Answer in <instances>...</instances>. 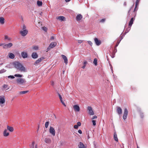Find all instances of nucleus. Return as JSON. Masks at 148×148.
<instances>
[{"mask_svg": "<svg viewBox=\"0 0 148 148\" xmlns=\"http://www.w3.org/2000/svg\"><path fill=\"white\" fill-rule=\"evenodd\" d=\"M13 64L15 68L21 72H25L27 71L25 67L19 62H15L13 63Z\"/></svg>", "mask_w": 148, "mask_h": 148, "instance_id": "nucleus-1", "label": "nucleus"}, {"mask_svg": "<svg viewBox=\"0 0 148 148\" xmlns=\"http://www.w3.org/2000/svg\"><path fill=\"white\" fill-rule=\"evenodd\" d=\"M22 30L23 31L20 32V34L22 36H24L27 34L28 32V30L26 29V27L24 25H23Z\"/></svg>", "mask_w": 148, "mask_h": 148, "instance_id": "nucleus-2", "label": "nucleus"}, {"mask_svg": "<svg viewBox=\"0 0 148 148\" xmlns=\"http://www.w3.org/2000/svg\"><path fill=\"white\" fill-rule=\"evenodd\" d=\"M16 81L17 83L20 84H23L26 82V81L24 79L22 78L17 79Z\"/></svg>", "mask_w": 148, "mask_h": 148, "instance_id": "nucleus-3", "label": "nucleus"}, {"mask_svg": "<svg viewBox=\"0 0 148 148\" xmlns=\"http://www.w3.org/2000/svg\"><path fill=\"white\" fill-rule=\"evenodd\" d=\"M87 109L88 111V114L90 115H93L94 114V112L92 110V108L91 106H88L87 107Z\"/></svg>", "mask_w": 148, "mask_h": 148, "instance_id": "nucleus-4", "label": "nucleus"}, {"mask_svg": "<svg viewBox=\"0 0 148 148\" xmlns=\"http://www.w3.org/2000/svg\"><path fill=\"white\" fill-rule=\"evenodd\" d=\"M128 115V110L126 108H125L124 110V113L123 116V118L125 120L127 118Z\"/></svg>", "mask_w": 148, "mask_h": 148, "instance_id": "nucleus-5", "label": "nucleus"}, {"mask_svg": "<svg viewBox=\"0 0 148 148\" xmlns=\"http://www.w3.org/2000/svg\"><path fill=\"white\" fill-rule=\"evenodd\" d=\"M49 132L53 136H54L55 135V131L54 128L53 127L51 126L49 128Z\"/></svg>", "mask_w": 148, "mask_h": 148, "instance_id": "nucleus-6", "label": "nucleus"}, {"mask_svg": "<svg viewBox=\"0 0 148 148\" xmlns=\"http://www.w3.org/2000/svg\"><path fill=\"white\" fill-rule=\"evenodd\" d=\"M116 108V111L117 114L119 116L121 115L122 113V110L121 108L119 106H117Z\"/></svg>", "mask_w": 148, "mask_h": 148, "instance_id": "nucleus-7", "label": "nucleus"}, {"mask_svg": "<svg viewBox=\"0 0 148 148\" xmlns=\"http://www.w3.org/2000/svg\"><path fill=\"white\" fill-rule=\"evenodd\" d=\"M5 102V97L3 96H0V104H3Z\"/></svg>", "mask_w": 148, "mask_h": 148, "instance_id": "nucleus-8", "label": "nucleus"}, {"mask_svg": "<svg viewBox=\"0 0 148 148\" xmlns=\"http://www.w3.org/2000/svg\"><path fill=\"white\" fill-rule=\"evenodd\" d=\"M96 44L98 46L101 43L100 40H99L97 38H95L94 39Z\"/></svg>", "mask_w": 148, "mask_h": 148, "instance_id": "nucleus-9", "label": "nucleus"}, {"mask_svg": "<svg viewBox=\"0 0 148 148\" xmlns=\"http://www.w3.org/2000/svg\"><path fill=\"white\" fill-rule=\"evenodd\" d=\"M45 59L44 57H41L38 59L37 60H36L34 63L35 65H36L38 64L42 60H43Z\"/></svg>", "mask_w": 148, "mask_h": 148, "instance_id": "nucleus-10", "label": "nucleus"}, {"mask_svg": "<svg viewBox=\"0 0 148 148\" xmlns=\"http://www.w3.org/2000/svg\"><path fill=\"white\" fill-rule=\"evenodd\" d=\"M73 108L75 111L79 112L80 110V108L78 105H74Z\"/></svg>", "mask_w": 148, "mask_h": 148, "instance_id": "nucleus-11", "label": "nucleus"}, {"mask_svg": "<svg viewBox=\"0 0 148 148\" xmlns=\"http://www.w3.org/2000/svg\"><path fill=\"white\" fill-rule=\"evenodd\" d=\"M61 56L63 58V59L64 60V62L65 63V64H66V65L68 63V59L66 57V56L63 55H61Z\"/></svg>", "mask_w": 148, "mask_h": 148, "instance_id": "nucleus-12", "label": "nucleus"}, {"mask_svg": "<svg viewBox=\"0 0 148 148\" xmlns=\"http://www.w3.org/2000/svg\"><path fill=\"white\" fill-rule=\"evenodd\" d=\"M9 135V133L8 132L7 129H5L3 132V136L5 137L8 136Z\"/></svg>", "mask_w": 148, "mask_h": 148, "instance_id": "nucleus-13", "label": "nucleus"}, {"mask_svg": "<svg viewBox=\"0 0 148 148\" xmlns=\"http://www.w3.org/2000/svg\"><path fill=\"white\" fill-rule=\"evenodd\" d=\"M45 142L47 144H50L51 142V140L50 138H45Z\"/></svg>", "mask_w": 148, "mask_h": 148, "instance_id": "nucleus-14", "label": "nucleus"}, {"mask_svg": "<svg viewBox=\"0 0 148 148\" xmlns=\"http://www.w3.org/2000/svg\"><path fill=\"white\" fill-rule=\"evenodd\" d=\"M21 54L22 57L24 58H26L27 57V54L26 52H22Z\"/></svg>", "mask_w": 148, "mask_h": 148, "instance_id": "nucleus-15", "label": "nucleus"}, {"mask_svg": "<svg viewBox=\"0 0 148 148\" xmlns=\"http://www.w3.org/2000/svg\"><path fill=\"white\" fill-rule=\"evenodd\" d=\"M32 57L34 59H36L38 58V55L36 52H33L32 55Z\"/></svg>", "mask_w": 148, "mask_h": 148, "instance_id": "nucleus-16", "label": "nucleus"}, {"mask_svg": "<svg viewBox=\"0 0 148 148\" xmlns=\"http://www.w3.org/2000/svg\"><path fill=\"white\" fill-rule=\"evenodd\" d=\"M134 18L132 17L131 18V19L130 20V21L128 25H129V26H130V27H131V26H132V25L133 23V22L134 21Z\"/></svg>", "mask_w": 148, "mask_h": 148, "instance_id": "nucleus-17", "label": "nucleus"}, {"mask_svg": "<svg viewBox=\"0 0 148 148\" xmlns=\"http://www.w3.org/2000/svg\"><path fill=\"white\" fill-rule=\"evenodd\" d=\"M82 18V16L81 14H79L76 16V19L77 21H80Z\"/></svg>", "mask_w": 148, "mask_h": 148, "instance_id": "nucleus-18", "label": "nucleus"}, {"mask_svg": "<svg viewBox=\"0 0 148 148\" xmlns=\"http://www.w3.org/2000/svg\"><path fill=\"white\" fill-rule=\"evenodd\" d=\"M57 45V43L55 42H52L50 44V47H51L52 48L55 47Z\"/></svg>", "mask_w": 148, "mask_h": 148, "instance_id": "nucleus-19", "label": "nucleus"}, {"mask_svg": "<svg viewBox=\"0 0 148 148\" xmlns=\"http://www.w3.org/2000/svg\"><path fill=\"white\" fill-rule=\"evenodd\" d=\"M56 19L61 21H64L65 20V18L63 16H59L57 17H56Z\"/></svg>", "mask_w": 148, "mask_h": 148, "instance_id": "nucleus-20", "label": "nucleus"}, {"mask_svg": "<svg viewBox=\"0 0 148 148\" xmlns=\"http://www.w3.org/2000/svg\"><path fill=\"white\" fill-rule=\"evenodd\" d=\"M7 129L8 130H9L10 132H12L14 130V129L13 127L8 125H7Z\"/></svg>", "mask_w": 148, "mask_h": 148, "instance_id": "nucleus-21", "label": "nucleus"}, {"mask_svg": "<svg viewBox=\"0 0 148 148\" xmlns=\"http://www.w3.org/2000/svg\"><path fill=\"white\" fill-rule=\"evenodd\" d=\"M79 148H85V146L84 144L81 142L79 143L78 145Z\"/></svg>", "mask_w": 148, "mask_h": 148, "instance_id": "nucleus-22", "label": "nucleus"}, {"mask_svg": "<svg viewBox=\"0 0 148 148\" xmlns=\"http://www.w3.org/2000/svg\"><path fill=\"white\" fill-rule=\"evenodd\" d=\"M114 138L115 140L117 142H118V139L117 138V134L116 132H115L114 133Z\"/></svg>", "mask_w": 148, "mask_h": 148, "instance_id": "nucleus-23", "label": "nucleus"}, {"mask_svg": "<svg viewBox=\"0 0 148 148\" xmlns=\"http://www.w3.org/2000/svg\"><path fill=\"white\" fill-rule=\"evenodd\" d=\"M9 56L10 58L13 59L15 57L14 55L12 53H10L9 54Z\"/></svg>", "mask_w": 148, "mask_h": 148, "instance_id": "nucleus-24", "label": "nucleus"}, {"mask_svg": "<svg viewBox=\"0 0 148 148\" xmlns=\"http://www.w3.org/2000/svg\"><path fill=\"white\" fill-rule=\"evenodd\" d=\"M11 38L10 37H9L7 35H5L4 37V40L5 41L7 40L10 41L11 40Z\"/></svg>", "mask_w": 148, "mask_h": 148, "instance_id": "nucleus-25", "label": "nucleus"}, {"mask_svg": "<svg viewBox=\"0 0 148 148\" xmlns=\"http://www.w3.org/2000/svg\"><path fill=\"white\" fill-rule=\"evenodd\" d=\"M4 20L3 17H0V23L3 24L4 23Z\"/></svg>", "mask_w": 148, "mask_h": 148, "instance_id": "nucleus-26", "label": "nucleus"}, {"mask_svg": "<svg viewBox=\"0 0 148 148\" xmlns=\"http://www.w3.org/2000/svg\"><path fill=\"white\" fill-rule=\"evenodd\" d=\"M37 5L38 6H41L42 4V2L39 1H37Z\"/></svg>", "mask_w": 148, "mask_h": 148, "instance_id": "nucleus-27", "label": "nucleus"}, {"mask_svg": "<svg viewBox=\"0 0 148 148\" xmlns=\"http://www.w3.org/2000/svg\"><path fill=\"white\" fill-rule=\"evenodd\" d=\"M28 92H29L28 90L22 91L20 92L19 93L20 95L22 94H25Z\"/></svg>", "mask_w": 148, "mask_h": 148, "instance_id": "nucleus-28", "label": "nucleus"}, {"mask_svg": "<svg viewBox=\"0 0 148 148\" xmlns=\"http://www.w3.org/2000/svg\"><path fill=\"white\" fill-rule=\"evenodd\" d=\"M8 48H9L12 47L13 45V44L11 43H9L8 44H6Z\"/></svg>", "mask_w": 148, "mask_h": 148, "instance_id": "nucleus-29", "label": "nucleus"}, {"mask_svg": "<svg viewBox=\"0 0 148 148\" xmlns=\"http://www.w3.org/2000/svg\"><path fill=\"white\" fill-rule=\"evenodd\" d=\"M93 63L95 64V66H97V58H95L94 59L93 61Z\"/></svg>", "mask_w": 148, "mask_h": 148, "instance_id": "nucleus-30", "label": "nucleus"}, {"mask_svg": "<svg viewBox=\"0 0 148 148\" xmlns=\"http://www.w3.org/2000/svg\"><path fill=\"white\" fill-rule=\"evenodd\" d=\"M123 38V37H122L121 38V39H120V40H118V41H117V43H116V46H115V47H117V46L119 44V43H120V42L122 40V39Z\"/></svg>", "mask_w": 148, "mask_h": 148, "instance_id": "nucleus-31", "label": "nucleus"}, {"mask_svg": "<svg viewBox=\"0 0 148 148\" xmlns=\"http://www.w3.org/2000/svg\"><path fill=\"white\" fill-rule=\"evenodd\" d=\"M35 144V142L33 141L31 145H30V148H34V144Z\"/></svg>", "mask_w": 148, "mask_h": 148, "instance_id": "nucleus-32", "label": "nucleus"}, {"mask_svg": "<svg viewBox=\"0 0 148 148\" xmlns=\"http://www.w3.org/2000/svg\"><path fill=\"white\" fill-rule=\"evenodd\" d=\"M14 76L16 77H22V75H21L19 74H16L14 75Z\"/></svg>", "mask_w": 148, "mask_h": 148, "instance_id": "nucleus-33", "label": "nucleus"}, {"mask_svg": "<svg viewBox=\"0 0 148 148\" xmlns=\"http://www.w3.org/2000/svg\"><path fill=\"white\" fill-rule=\"evenodd\" d=\"M6 71V70L4 69H3L0 70V73H2L5 72Z\"/></svg>", "mask_w": 148, "mask_h": 148, "instance_id": "nucleus-34", "label": "nucleus"}, {"mask_svg": "<svg viewBox=\"0 0 148 148\" xmlns=\"http://www.w3.org/2000/svg\"><path fill=\"white\" fill-rule=\"evenodd\" d=\"M49 124V121H47L45 123V126L46 128H47L48 127Z\"/></svg>", "mask_w": 148, "mask_h": 148, "instance_id": "nucleus-35", "label": "nucleus"}, {"mask_svg": "<svg viewBox=\"0 0 148 148\" xmlns=\"http://www.w3.org/2000/svg\"><path fill=\"white\" fill-rule=\"evenodd\" d=\"M131 27H130V26H129V27H128L127 28V32H125V34L126 33H127L130 30V29H131Z\"/></svg>", "mask_w": 148, "mask_h": 148, "instance_id": "nucleus-36", "label": "nucleus"}, {"mask_svg": "<svg viewBox=\"0 0 148 148\" xmlns=\"http://www.w3.org/2000/svg\"><path fill=\"white\" fill-rule=\"evenodd\" d=\"M38 47L37 46H34L33 47V49L35 50H37L38 49Z\"/></svg>", "mask_w": 148, "mask_h": 148, "instance_id": "nucleus-37", "label": "nucleus"}, {"mask_svg": "<svg viewBox=\"0 0 148 148\" xmlns=\"http://www.w3.org/2000/svg\"><path fill=\"white\" fill-rule=\"evenodd\" d=\"M42 29L43 30H44V31H45L46 32L47 31V28H46V27H42Z\"/></svg>", "mask_w": 148, "mask_h": 148, "instance_id": "nucleus-38", "label": "nucleus"}, {"mask_svg": "<svg viewBox=\"0 0 148 148\" xmlns=\"http://www.w3.org/2000/svg\"><path fill=\"white\" fill-rule=\"evenodd\" d=\"M92 122L93 123V125L94 126H95L96 125V121L95 120H92Z\"/></svg>", "mask_w": 148, "mask_h": 148, "instance_id": "nucleus-39", "label": "nucleus"}, {"mask_svg": "<svg viewBox=\"0 0 148 148\" xmlns=\"http://www.w3.org/2000/svg\"><path fill=\"white\" fill-rule=\"evenodd\" d=\"M8 85L7 84H4L3 85V87L4 88H8Z\"/></svg>", "mask_w": 148, "mask_h": 148, "instance_id": "nucleus-40", "label": "nucleus"}, {"mask_svg": "<svg viewBox=\"0 0 148 148\" xmlns=\"http://www.w3.org/2000/svg\"><path fill=\"white\" fill-rule=\"evenodd\" d=\"M58 96H59V99H60V100H62V97L60 95L59 93H58Z\"/></svg>", "mask_w": 148, "mask_h": 148, "instance_id": "nucleus-41", "label": "nucleus"}, {"mask_svg": "<svg viewBox=\"0 0 148 148\" xmlns=\"http://www.w3.org/2000/svg\"><path fill=\"white\" fill-rule=\"evenodd\" d=\"M8 78H11L12 79H14V76L13 75H10L8 77Z\"/></svg>", "mask_w": 148, "mask_h": 148, "instance_id": "nucleus-42", "label": "nucleus"}, {"mask_svg": "<svg viewBox=\"0 0 148 148\" xmlns=\"http://www.w3.org/2000/svg\"><path fill=\"white\" fill-rule=\"evenodd\" d=\"M74 128L75 129H77L78 128V126L76 125H75L74 126Z\"/></svg>", "mask_w": 148, "mask_h": 148, "instance_id": "nucleus-43", "label": "nucleus"}, {"mask_svg": "<svg viewBox=\"0 0 148 148\" xmlns=\"http://www.w3.org/2000/svg\"><path fill=\"white\" fill-rule=\"evenodd\" d=\"M6 45H7L6 44L3 45V48L4 49H5L8 48L7 46Z\"/></svg>", "mask_w": 148, "mask_h": 148, "instance_id": "nucleus-44", "label": "nucleus"}, {"mask_svg": "<svg viewBox=\"0 0 148 148\" xmlns=\"http://www.w3.org/2000/svg\"><path fill=\"white\" fill-rule=\"evenodd\" d=\"M88 43L90 45L92 46V43L91 41H88Z\"/></svg>", "mask_w": 148, "mask_h": 148, "instance_id": "nucleus-45", "label": "nucleus"}, {"mask_svg": "<svg viewBox=\"0 0 148 148\" xmlns=\"http://www.w3.org/2000/svg\"><path fill=\"white\" fill-rule=\"evenodd\" d=\"M137 5H135V7L134 9V12L135 11H136L137 9H136L137 8Z\"/></svg>", "mask_w": 148, "mask_h": 148, "instance_id": "nucleus-46", "label": "nucleus"}, {"mask_svg": "<svg viewBox=\"0 0 148 148\" xmlns=\"http://www.w3.org/2000/svg\"><path fill=\"white\" fill-rule=\"evenodd\" d=\"M105 21V19H104V18H103V19H102L101 21H100V22H102V23H103Z\"/></svg>", "mask_w": 148, "mask_h": 148, "instance_id": "nucleus-47", "label": "nucleus"}, {"mask_svg": "<svg viewBox=\"0 0 148 148\" xmlns=\"http://www.w3.org/2000/svg\"><path fill=\"white\" fill-rule=\"evenodd\" d=\"M81 123L80 122H78L77 123V125L79 126H80L81 125Z\"/></svg>", "mask_w": 148, "mask_h": 148, "instance_id": "nucleus-48", "label": "nucleus"}, {"mask_svg": "<svg viewBox=\"0 0 148 148\" xmlns=\"http://www.w3.org/2000/svg\"><path fill=\"white\" fill-rule=\"evenodd\" d=\"M78 132L80 134H82V131H81V130H79L78 131Z\"/></svg>", "mask_w": 148, "mask_h": 148, "instance_id": "nucleus-49", "label": "nucleus"}, {"mask_svg": "<svg viewBox=\"0 0 148 148\" xmlns=\"http://www.w3.org/2000/svg\"><path fill=\"white\" fill-rule=\"evenodd\" d=\"M139 2V1L138 0H137L136 2V5H138V3Z\"/></svg>", "mask_w": 148, "mask_h": 148, "instance_id": "nucleus-50", "label": "nucleus"}, {"mask_svg": "<svg viewBox=\"0 0 148 148\" xmlns=\"http://www.w3.org/2000/svg\"><path fill=\"white\" fill-rule=\"evenodd\" d=\"M52 48L51 47H50V45H49V47L47 48V51H49V49H51V48Z\"/></svg>", "mask_w": 148, "mask_h": 148, "instance_id": "nucleus-51", "label": "nucleus"}, {"mask_svg": "<svg viewBox=\"0 0 148 148\" xmlns=\"http://www.w3.org/2000/svg\"><path fill=\"white\" fill-rule=\"evenodd\" d=\"M54 39V37L53 36H52L51 37V40H53Z\"/></svg>", "mask_w": 148, "mask_h": 148, "instance_id": "nucleus-52", "label": "nucleus"}, {"mask_svg": "<svg viewBox=\"0 0 148 148\" xmlns=\"http://www.w3.org/2000/svg\"><path fill=\"white\" fill-rule=\"evenodd\" d=\"M87 63V62L86 61H85L84 62V65H85L86 66V64Z\"/></svg>", "mask_w": 148, "mask_h": 148, "instance_id": "nucleus-53", "label": "nucleus"}, {"mask_svg": "<svg viewBox=\"0 0 148 148\" xmlns=\"http://www.w3.org/2000/svg\"><path fill=\"white\" fill-rule=\"evenodd\" d=\"M97 118V116H94L92 118V119H96Z\"/></svg>", "mask_w": 148, "mask_h": 148, "instance_id": "nucleus-54", "label": "nucleus"}, {"mask_svg": "<svg viewBox=\"0 0 148 148\" xmlns=\"http://www.w3.org/2000/svg\"><path fill=\"white\" fill-rule=\"evenodd\" d=\"M82 41L81 40H78V42L79 43H81L82 42Z\"/></svg>", "mask_w": 148, "mask_h": 148, "instance_id": "nucleus-55", "label": "nucleus"}, {"mask_svg": "<svg viewBox=\"0 0 148 148\" xmlns=\"http://www.w3.org/2000/svg\"><path fill=\"white\" fill-rule=\"evenodd\" d=\"M123 5L125 6H126V2H124L123 4Z\"/></svg>", "mask_w": 148, "mask_h": 148, "instance_id": "nucleus-56", "label": "nucleus"}, {"mask_svg": "<svg viewBox=\"0 0 148 148\" xmlns=\"http://www.w3.org/2000/svg\"><path fill=\"white\" fill-rule=\"evenodd\" d=\"M60 101L62 103V104H63V103H64V102L62 100H62H60Z\"/></svg>", "mask_w": 148, "mask_h": 148, "instance_id": "nucleus-57", "label": "nucleus"}, {"mask_svg": "<svg viewBox=\"0 0 148 148\" xmlns=\"http://www.w3.org/2000/svg\"><path fill=\"white\" fill-rule=\"evenodd\" d=\"M86 66L85 65H84L82 67V68L83 69H85V67H86Z\"/></svg>", "mask_w": 148, "mask_h": 148, "instance_id": "nucleus-58", "label": "nucleus"}, {"mask_svg": "<svg viewBox=\"0 0 148 148\" xmlns=\"http://www.w3.org/2000/svg\"><path fill=\"white\" fill-rule=\"evenodd\" d=\"M71 0H65V1L66 2H69Z\"/></svg>", "mask_w": 148, "mask_h": 148, "instance_id": "nucleus-59", "label": "nucleus"}, {"mask_svg": "<svg viewBox=\"0 0 148 148\" xmlns=\"http://www.w3.org/2000/svg\"><path fill=\"white\" fill-rule=\"evenodd\" d=\"M132 7H131V8L130 9V10H129L128 11V13L129 14L130 13V11L131 10V9L132 8Z\"/></svg>", "mask_w": 148, "mask_h": 148, "instance_id": "nucleus-60", "label": "nucleus"}, {"mask_svg": "<svg viewBox=\"0 0 148 148\" xmlns=\"http://www.w3.org/2000/svg\"><path fill=\"white\" fill-rule=\"evenodd\" d=\"M143 114H141V116H141V118H143Z\"/></svg>", "mask_w": 148, "mask_h": 148, "instance_id": "nucleus-61", "label": "nucleus"}, {"mask_svg": "<svg viewBox=\"0 0 148 148\" xmlns=\"http://www.w3.org/2000/svg\"><path fill=\"white\" fill-rule=\"evenodd\" d=\"M4 45V44L3 43H1L0 44V46H2V45Z\"/></svg>", "mask_w": 148, "mask_h": 148, "instance_id": "nucleus-62", "label": "nucleus"}, {"mask_svg": "<svg viewBox=\"0 0 148 148\" xmlns=\"http://www.w3.org/2000/svg\"><path fill=\"white\" fill-rule=\"evenodd\" d=\"M65 107H66V105H65V103H63V104H62Z\"/></svg>", "mask_w": 148, "mask_h": 148, "instance_id": "nucleus-63", "label": "nucleus"}, {"mask_svg": "<svg viewBox=\"0 0 148 148\" xmlns=\"http://www.w3.org/2000/svg\"><path fill=\"white\" fill-rule=\"evenodd\" d=\"M35 148H37V145H35Z\"/></svg>", "mask_w": 148, "mask_h": 148, "instance_id": "nucleus-64", "label": "nucleus"}]
</instances>
